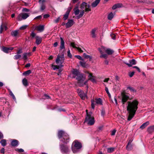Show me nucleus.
<instances>
[{
  "label": "nucleus",
  "mask_w": 154,
  "mask_h": 154,
  "mask_svg": "<svg viewBox=\"0 0 154 154\" xmlns=\"http://www.w3.org/2000/svg\"><path fill=\"white\" fill-rule=\"evenodd\" d=\"M88 111L87 109L86 110V119H87V118H89L90 117V116L91 115L92 113L91 112H88Z\"/></svg>",
  "instance_id": "nucleus-31"
},
{
  "label": "nucleus",
  "mask_w": 154,
  "mask_h": 154,
  "mask_svg": "<svg viewBox=\"0 0 154 154\" xmlns=\"http://www.w3.org/2000/svg\"><path fill=\"white\" fill-rule=\"evenodd\" d=\"M129 63L125 62H124V63L128 65L129 67H131L132 65H135L137 63V61L134 59L129 60Z\"/></svg>",
  "instance_id": "nucleus-12"
},
{
  "label": "nucleus",
  "mask_w": 154,
  "mask_h": 154,
  "mask_svg": "<svg viewBox=\"0 0 154 154\" xmlns=\"http://www.w3.org/2000/svg\"><path fill=\"white\" fill-rule=\"evenodd\" d=\"M31 73V71L30 70H29L23 72V75L25 76H27L29 75Z\"/></svg>",
  "instance_id": "nucleus-29"
},
{
  "label": "nucleus",
  "mask_w": 154,
  "mask_h": 154,
  "mask_svg": "<svg viewBox=\"0 0 154 154\" xmlns=\"http://www.w3.org/2000/svg\"><path fill=\"white\" fill-rule=\"evenodd\" d=\"M127 110L129 115L128 116V120L131 121L134 116L136 111L138 109V102L136 100H134L132 102L128 101Z\"/></svg>",
  "instance_id": "nucleus-1"
},
{
  "label": "nucleus",
  "mask_w": 154,
  "mask_h": 154,
  "mask_svg": "<svg viewBox=\"0 0 154 154\" xmlns=\"http://www.w3.org/2000/svg\"><path fill=\"white\" fill-rule=\"evenodd\" d=\"M4 26H3V23H2L1 25L0 28V33H2V31L4 29Z\"/></svg>",
  "instance_id": "nucleus-47"
},
{
  "label": "nucleus",
  "mask_w": 154,
  "mask_h": 154,
  "mask_svg": "<svg viewBox=\"0 0 154 154\" xmlns=\"http://www.w3.org/2000/svg\"><path fill=\"white\" fill-rule=\"evenodd\" d=\"M116 131L115 129H113L111 132V135L112 136L115 135L116 132Z\"/></svg>",
  "instance_id": "nucleus-59"
},
{
  "label": "nucleus",
  "mask_w": 154,
  "mask_h": 154,
  "mask_svg": "<svg viewBox=\"0 0 154 154\" xmlns=\"http://www.w3.org/2000/svg\"><path fill=\"white\" fill-rule=\"evenodd\" d=\"M96 31V29H92L91 31V34L92 35V37L93 38H94L96 37L95 32Z\"/></svg>",
  "instance_id": "nucleus-33"
},
{
  "label": "nucleus",
  "mask_w": 154,
  "mask_h": 154,
  "mask_svg": "<svg viewBox=\"0 0 154 154\" xmlns=\"http://www.w3.org/2000/svg\"><path fill=\"white\" fill-rule=\"evenodd\" d=\"M0 143L3 146H5L7 144L6 140L5 139H3L0 141Z\"/></svg>",
  "instance_id": "nucleus-27"
},
{
  "label": "nucleus",
  "mask_w": 154,
  "mask_h": 154,
  "mask_svg": "<svg viewBox=\"0 0 154 154\" xmlns=\"http://www.w3.org/2000/svg\"><path fill=\"white\" fill-rule=\"evenodd\" d=\"M64 52H62L60 55L58 54L57 56L56 60V63L57 64L60 63L62 64L64 61Z\"/></svg>",
  "instance_id": "nucleus-5"
},
{
  "label": "nucleus",
  "mask_w": 154,
  "mask_h": 154,
  "mask_svg": "<svg viewBox=\"0 0 154 154\" xmlns=\"http://www.w3.org/2000/svg\"><path fill=\"white\" fill-rule=\"evenodd\" d=\"M101 116H103L105 115V111L104 109L103 108L101 109Z\"/></svg>",
  "instance_id": "nucleus-48"
},
{
  "label": "nucleus",
  "mask_w": 154,
  "mask_h": 154,
  "mask_svg": "<svg viewBox=\"0 0 154 154\" xmlns=\"http://www.w3.org/2000/svg\"><path fill=\"white\" fill-rule=\"evenodd\" d=\"M102 48L103 49V50L105 51V52L106 53V54L108 55H111L114 52V51L112 49L110 48H106L105 47H102Z\"/></svg>",
  "instance_id": "nucleus-11"
},
{
  "label": "nucleus",
  "mask_w": 154,
  "mask_h": 154,
  "mask_svg": "<svg viewBox=\"0 0 154 154\" xmlns=\"http://www.w3.org/2000/svg\"><path fill=\"white\" fill-rule=\"evenodd\" d=\"M116 4V6L117 8H121L122 5V4L121 3H117Z\"/></svg>",
  "instance_id": "nucleus-58"
},
{
  "label": "nucleus",
  "mask_w": 154,
  "mask_h": 154,
  "mask_svg": "<svg viewBox=\"0 0 154 154\" xmlns=\"http://www.w3.org/2000/svg\"><path fill=\"white\" fill-rule=\"evenodd\" d=\"M14 49L13 47H7L3 46L2 48V50L5 53H8V52Z\"/></svg>",
  "instance_id": "nucleus-13"
},
{
  "label": "nucleus",
  "mask_w": 154,
  "mask_h": 154,
  "mask_svg": "<svg viewBox=\"0 0 154 154\" xmlns=\"http://www.w3.org/2000/svg\"><path fill=\"white\" fill-rule=\"evenodd\" d=\"M147 131L149 133L154 132V125L148 127L147 129Z\"/></svg>",
  "instance_id": "nucleus-21"
},
{
  "label": "nucleus",
  "mask_w": 154,
  "mask_h": 154,
  "mask_svg": "<svg viewBox=\"0 0 154 154\" xmlns=\"http://www.w3.org/2000/svg\"><path fill=\"white\" fill-rule=\"evenodd\" d=\"M69 14L66 12L65 14L63 15V19L64 20H65L68 19L69 17Z\"/></svg>",
  "instance_id": "nucleus-38"
},
{
  "label": "nucleus",
  "mask_w": 154,
  "mask_h": 154,
  "mask_svg": "<svg viewBox=\"0 0 154 154\" xmlns=\"http://www.w3.org/2000/svg\"><path fill=\"white\" fill-rule=\"evenodd\" d=\"M90 5L89 4H88L87 3V5H85V12H88L91 11V9L90 8Z\"/></svg>",
  "instance_id": "nucleus-24"
},
{
  "label": "nucleus",
  "mask_w": 154,
  "mask_h": 154,
  "mask_svg": "<svg viewBox=\"0 0 154 154\" xmlns=\"http://www.w3.org/2000/svg\"><path fill=\"white\" fill-rule=\"evenodd\" d=\"M88 122V124L89 125H92L94 124L95 122L94 118V117H92L91 115L89 118L86 119L85 118V122Z\"/></svg>",
  "instance_id": "nucleus-8"
},
{
  "label": "nucleus",
  "mask_w": 154,
  "mask_h": 154,
  "mask_svg": "<svg viewBox=\"0 0 154 154\" xmlns=\"http://www.w3.org/2000/svg\"><path fill=\"white\" fill-rule=\"evenodd\" d=\"M72 8V6H71L67 8V11H66V13L69 14L70 13V11H71V10Z\"/></svg>",
  "instance_id": "nucleus-49"
},
{
  "label": "nucleus",
  "mask_w": 154,
  "mask_h": 154,
  "mask_svg": "<svg viewBox=\"0 0 154 154\" xmlns=\"http://www.w3.org/2000/svg\"><path fill=\"white\" fill-rule=\"evenodd\" d=\"M135 72H129V75L130 77H132L134 75Z\"/></svg>",
  "instance_id": "nucleus-56"
},
{
  "label": "nucleus",
  "mask_w": 154,
  "mask_h": 154,
  "mask_svg": "<svg viewBox=\"0 0 154 154\" xmlns=\"http://www.w3.org/2000/svg\"><path fill=\"white\" fill-rule=\"evenodd\" d=\"M21 55L19 54H17L14 57V59L15 60H17L20 58Z\"/></svg>",
  "instance_id": "nucleus-46"
},
{
  "label": "nucleus",
  "mask_w": 154,
  "mask_h": 154,
  "mask_svg": "<svg viewBox=\"0 0 154 154\" xmlns=\"http://www.w3.org/2000/svg\"><path fill=\"white\" fill-rule=\"evenodd\" d=\"M70 45L74 48H77V47L75 46V43L74 42H71Z\"/></svg>",
  "instance_id": "nucleus-62"
},
{
  "label": "nucleus",
  "mask_w": 154,
  "mask_h": 154,
  "mask_svg": "<svg viewBox=\"0 0 154 154\" xmlns=\"http://www.w3.org/2000/svg\"><path fill=\"white\" fill-rule=\"evenodd\" d=\"M75 57H76L78 59H79L80 60H82L83 61L84 60L83 59L82 57L80 55H75Z\"/></svg>",
  "instance_id": "nucleus-53"
},
{
  "label": "nucleus",
  "mask_w": 154,
  "mask_h": 154,
  "mask_svg": "<svg viewBox=\"0 0 154 154\" xmlns=\"http://www.w3.org/2000/svg\"><path fill=\"white\" fill-rule=\"evenodd\" d=\"M126 148L128 150H131L132 149V146L131 144H130L128 145L127 144Z\"/></svg>",
  "instance_id": "nucleus-35"
},
{
  "label": "nucleus",
  "mask_w": 154,
  "mask_h": 154,
  "mask_svg": "<svg viewBox=\"0 0 154 154\" xmlns=\"http://www.w3.org/2000/svg\"><path fill=\"white\" fill-rule=\"evenodd\" d=\"M51 66L53 68V69L54 70H55L56 69H59V67L58 65H54L53 64L51 65Z\"/></svg>",
  "instance_id": "nucleus-41"
},
{
  "label": "nucleus",
  "mask_w": 154,
  "mask_h": 154,
  "mask_svg": "<svg viewBox=\"0 0 154 154\" xmlns=\"http://www.w3.org/2000/svg\"><path fill=\"white\" fill-rule=\"evenodd\" d=\"M60 48L61 50L63 49H65V47L64 46L65 42L63 38L62 37H60Z\"/></svg>",
  "instance_id": "nucleus-17"
},
{
  "label": "nucleus",
  "mask_w": 154,
  "mask_h": 154,
  "mask_svg": "<svg viewBox=\"0 0 154 154\" xmlns=\"http://www.w3.org/2000/svg\"><path fill=\"white\" fill-rule=\"evenodd\" d=\"M15 150L18 152H24V150L22 149H18L17 148L15 149Z\"/></svg>",
  "instance_id": "nucleus-50"
},
{
  "label": "nucleus",
  "mask_w": 154,
  "mask_h": 154,
  "mask_svg": "<svg viewBox=\"0 0 154 154\" xmlns=\"http://www.w3.org/2000/svg\"><path fill=\"white\" fill-rule=\"evenodd\" d=\"M74 24V21L73 20H68V21L66 23V28H69L71 27Z\"/></svg>",
  "instance_id": "nucleus-15"
},
{
  "label": "nucleus",
  "mask_w": 154,
  "mask_h": 154,
  "mask_svg": "<svg viewBox=\"0 0 154 154\" xmlns=\"http://www.w3.org/2000/svg\"><path fill=\"white\" fill-rule=\"evenodd\" d=\"M76 49L78 50L79 52H80L81 53H82L83 52V51L80 48L77 47V48H76Z\"/></svg>",
  "instance_id": "nucleus-60"
},
{
  "label": "nucleus",
  "mask_w": 154,
  "mask_h": 154,
  "mask_svg": "<svg viewBox=\"0 0 154 154\" xmlns=\"http://www.w3.org/2000/svg\"><path fill=\"white\" fill-rule=\"evenodd\" d=\"M29 16L28 14L26 13H22L19 14L17 17V19L19 21L21 20L22 19L25 20Z\"/></svg>",
  "instance_id": "nucleus-7"
},
{
  "label": "nucleus",
  "mask_w": 154,
  "mask_h": 154,
  "mask_svg": "<svg viewBox=\"0 0 154 154\" xmlns=\"http://www.w3.org/2000/svg\"><path fill=\"white\" fill-rule=\"evenodd\" d=\"M9 94L12 97V98L14 100H16V98L14 95L13 93L10 90L9 91Z\"/></svg>",
  "instance_id": "nucleus-43"
},
{
  "label": "nucleus",
  "mask_w": 154,
  "mask_h": 154,
  "mask_svg": "<svg viewBox=\"0 0 154 154\" xmlns=\"http://www.w3.org/2000/svg\"><path fill=\"white\" fill-rule=\"evenodd\" d=\"M83 82H78V83L79 84V86L80 87H83L84 85Z\"/></svg>",
  "instance_id": "nucleus-61"
},
{
  "label": "nucleus",
  "mask_w": 154,
  "mask_h": 154,
  "mask_svg": "<svg viewBox=\"0 0 154 154\" xmlns=\"http://www.w3.org/2000/svg\"><path fill=\"white\" fill-rule=\"evenodd\" d=\"M113 15L112 12H111L108 15V19L109 20H111L113 18Z\"/></svg>",
  "instance_id": "nucleus-34"
},
{
  "label": "nucleus",
  "mask_w": 154,
  "mask_h": 154,
  "mask_svg": "<svg viewBox=\"0 0 154 154\" xmlns=\"http://www.w3.org/2000/svg\"><path fill=\"white\" fill-rule=\"evenodd\" d=\"M149 122L147 121L144 123H143L140 127V128L141 129L143 130L149 124Z\"/></svg>",
  "instance_id": "nucleus-20"
},
{
  "label": "nucleus",
  "mask_w": 154,
  "mask_h": 154,
  "mask_svg": "<svg viewBox=\"0 0 154 154\" xmlns=\"http://www.w3.org/2000/svg\"><path fill=\"white\" fill-rule=\"evenodd\" d=\"M58 137L59 139L63 143L67 144L69 141V137L68 135L64 131L61 130L58 131L57 134Z\"/></svg>",
  "instance_id": "nucleus-2"
},
{
  "label": "nucleus",
  "mask_w": 154,
  "mask_h": 154,
  "mask_svg": "<svg viewBox=\"0 0 154 154\" xmlns=\"http://www.w3.org/2000/svg\"><path fill=\"white\" fill-rule=\"evenodd\" d=\"M60 148L61 152L62 153H67L69 152L68 146L63 144H60Z\"/></svg>",
  "instance_id": "nucleus-6"
},
{
  "label": "nucleus",
  "mask_w": 154,
  "mask_h": 154,
  "mask_svg": "<svg viewBox=\"0 0 154 154\" xmlns=\"http://www.w3.org/2000/svg\"><path fill=\"white\" fill-rule=\"evenodd\" d=\"M84 57L85 59H88L89 57L90 56L87 55L85 53H84L83 54Z\"/></svg>",
  "instance_id": "nucleus-57"
},
{
  "label": "nucleus",
  "mask_w": 154,
  "mask_h": 154,
  "mask_svg": "<svg viewBox=\"0 0 154 154\" xmlns=\"http://www.w3.org/2000/svg\"><path fill=\"white\" fill-rule=\"evenodd\" d=\"M45 8V6L44 4H42L41 6L40 10L43 11Z\"/></svg>",
  "instance_id": "nucleus-52"
},
{
  "label": "nucleus",
  "mask_w": 154,
  "mask_h": 154,
  "mask_svg": "<svg viewBox=\"0 0 154 154\" xmlns=\"http://www.w3.org/2000/svg\"><path fill=\"white\" fill-rule=\"evenodd\" d=\"M86 5H87V3L85 2H83L80 5V8L82 9H84Z\"/></svg>",
  "instance_id": "nucleus-36"
},
{
  "label": "nucleus",
  "mask_w": 154,
  "mask_h": 154,
  "mask_svg": "<svg viewBox=\"0 0 154 154\" xmlns=\"http://www.w3.org/2000/svg\"><path fill=\"white\" fill-rule=\"evenodd\" d=\"M127 93L125 91H123L121 93V96L122 97L121 102L123 104H124L129 99V96L127 95Z\"/></svg>",
  "instance_id": "nucleus-4"
},
{
  "label": "nucleus",
  "mask_w": 154,
  "mask_h": 154,
  "mask_svg": "<svg viewBox=\"0 0 154 154\" xmlns=\"http://www.w3.org/2000/svg\"><path fill=\"white\" fill-rule=\"evenodd\" d=\"M127 89H129L131 92H136V90L134 89L133 88L130 86H128L127 87Z\"/></svg>",
  "instance_id": "nucleus-40"
},
{
  "label": "nucleus",
  "mask_w": 154,
  "mask_h": 154,
  "mask_svg": "<svg viewBox=\"0 0 154 154\" xmlns=\"http://www.w3.org/2000/svg\"><path fill=\"white\" fill-rule=\"evenodd\" d=\"M22 83L23 85L25 87L28 86V85L27 80L26 78H24L23 79Z\"/></svg>",
  "instance_id": "nucleus-25"
},
{
  "label": "nucleus",
  "mask_w": 154,
  "mask_h": 154,
  "mask_svg": "<svg viewBox=\"0 0 154 154\" xmlns=\"http://www.w3.org/2000/svg\"><path fill=\"white\" fill-rule=\"evenodd\" d=\"M105 90L106 92V93L108 94V96L109 98H110L111 97V94H110V93L109 91L108 88L107 87H106L105 88Z\"/></svg>",
  "instance_id": "nucleus-45"
},
{
  "label": "nucleus",
  "mask_w": 154,
  "mask_h": 154,
  "mask_svg": "<svg viewBox=\"0 0 154 154\" xmlns=\"http://www.w3.org/2000/svg\"><path fill=\"white\" fill-rule=\"evenodd\" d=\"M28 26L27 25H23L20 27V29L21 30H24Z\"/></svg>",
  "instance_id": "nucleus-44"
},
{
  "label": "nucleus",
  "mask_w": 154,
  "mask_h": 154,
  "mask_svg": "<svg viewBox=\"0 0 154 154\" xmlns=\"http://www.w3.org/2000/svg\"><path fill=\"white\" fill-rule=\"evenodd\" d=\"M19 144V141L15 139H13L11 142V145L14 147L17 146Z\"/></svg>",
  "instance_id": "nucleus-16"
},
{
  "label": "nucleus",
  "mask_w": 154,
  "mask_h": 154,
  "mask_svg": "<svg viewBox=\"0 0 154 154\" xmlns=\"http://www.w3.org/2000/svg\"><path fill=\"white\" fill-rule=\"evenodd\" d=\"M116 34L115 33H111L110 34V36L111 38L113 40H115L116 39Z\"/></svg>",
  "instance_id": "nucleus-42"
},
{
  "label": "nucleus",
  "mask_w": 154,
  "mask_h": 154,
  "mask_svg": "<svg viewBox=\"0 0 154 154\" xmlns=\"http://www.w3.org/2000/svg\"><path fill=\"white\" fill-rule=\"evenodd\" d=\"M77 92L81 99L82 100H85V97H87V95L85 94L84 92L80 89L77 90Z\"/></svg>",
  "instance_id": "nucleus-10"
},
{
  "label": "nucleus",
  "mask_w": 154,
  "mask_h": 154,
  "mask_svg": "<svg viewBox=\"0 0 154 154\" xmlns=\"http://www.w3.org/2000/svg\"><path fill=\"white\" fill-rule=\"evenodd\" d=\"M94 77H92L91 78H89L88 80L91 81L92 82H95V79L94 78Z\"/></svg>",
  "instance_id": "nucleus-63"
},
{
  "label": "nucleus",
  "mask_w": 154,
  "mask_h": 154,
  "mask_svg": "<svg viewBox=\"0 0 154 154\" xmlns=\"http://www.w3.org/2000/svg\"><path fill=\"white\" fill-rule=\"evenodd\" d=\"M82 144L77 140H75L73 142L72 145V149L74 153L79 152L82 148Z\"/></svg>",
  "instance_id": "nucleus-3"
},
{
  "label": "nucleus",
  "mask_w": 154,
  "mask_h": 154,
  "mask_svg": "<svg viewBox=\"0 0 154 154\" xmlns=\"http://www.w3.org/2000/svg\"><path fill=\"white\" fill-rule=\"evenodd\" d=\"M35 35V34L33 32H32L30 34V36H31L32 38H34Z\"/></svg>",
  "instance_id": "nucleus-64"
},
{
  "label": "nucleus",
  "mask_w": 154,
  "mask_h": 154,
  "mask_svg": "<svg viewBox=\"0 0 154 154\" xmlns=\"http://www.w3.org/2000/svg\"><path fill=\"white\" fill-rule=\"evenodd\" d=\"M72 73L73 75H75V76H76L80 73L79 70L76 69H73L72 71Z\"/></svg>",
  "instance_id": "nucleus-23"
},
{
  "label": "nucleus",
  "mask_w": 154,
  "mask_h": 154,
  "mask_svg": "<svg viewBox=\"0 0 154 154\" xmlns=\"http://www.w3.org/2000/svg\"><path fill=\"white\" fill-rule=\"evenodd\" d=\"M37 29L40 32L43 31L44 29V25H39L37 27Z\"/></svg>",
  "instance_id": "nucleus-22"
},
{
  "label": "nucleus",
  "mask_w": 154,
  "mask_h": 154,
  "mask_svg": "<svg viewBox=\"0 0 154 154\" xmlns=\"http://www.w3.org/2000/svg\"><path fill=\"white\" fill-rule=\"evenodd\" d=\"M35 38L36 39L35 42L38 45H39L42 42V39L41 37H39L38 35H37L35 36Z\"/></svg>",
  "instance_id": "nucleus-19"
},
{
  "label": "nucleus",
  "mask_w": 154,
  "mask_h": 154,
  "mask_svg": "<svg viewBox=\"0 0 154 154\" xmlns=\"http://www.w3.org/2000/svg\"><path fill=\"white\" fill-rule=\"evenodd\" d=\"M98 49L101 54V55L100 56V58H103L105 59H106L107 58L108 55H107V54H104V52L101 50L100 48H98Z\"/></svg>",
  "instance_id": "nucleus-14"
},
{
  "label": "nucleus",
  "mask_w": 154,
  "mask_h": 154,
  "mask_svg": "<svg viewBox=\"0 0 154 154\" xmlns=\"http://www.w3.org/2000/svg\"><path fill=\"white\" fill-rule=\"evenodd\" d=\"M79 63L80 65L83 67H85V63L83 62L82 61H80Z\"/></svg>",
  "instance_id": "nucleus-55"
},
{
  "label": "nucleus",
  "mask_w": 154,
  "mask_h": 154,
  "mask_svg": "<svg viewBox=\"0 0 154 154\" xmlns=\"http://www.w3.org/2000/svg\"><path fill=\"white\" fill-rule=\"evenodd\" d=\"M95 103L96 104H99L100 105H102V99L100 98L96 99Z\"/></svg>",
  "instance_id": "nucleus-26"
},
{
  "label": "nucleus",
  "mask_w": 154,
  "mask_h": 154,
  "mask_svg": "<svg viewBox=\"0 0 154 154\" xmlns=\"http://www.w3.org/2000/svg\"><path fill=\"white\" fill-rule=\"evenodd\" d=\"M77 76L76 79L79 82H84L85 79V76L82 73H80Z\"/></svg>",
  "instance_id": "nucleus-9"
},
{
  "label": "nucleus",
  "mask_w": 154,
  "mask_h": 154,
  "mask_svg": "<svg viewBox=\"0 0 154 154\" xmlns=\"http://www.w3.org/2000/svg\"><path fill=\"white\" fill-rule=\"evenodd\" d=\"M78 7H76L74 9V13L75 15H78L79 12L80 11L78 9Z\"/></svg>",
  "instance_id": "nucleus-28"
},
{
  "label": "nucleus",
  "mask_w": 154,
  "mask_h": 154,
  "mask_svg": "<svg viewBox=\"0 0 154 154\" xmlns=\"http://www.w3.org/2000/svg\"><path fill=\"white\" fill-rule=\"evenodd\" d=\"M27 53H24L23 54V58L25 60H26L27 59Z\"/></svg>",
  "instance_id": "nucleus-54"
},
{
  "label": "nucleus",
  "mask_w": 154,
  "mask_h": 154,
  "mask_svg": "<svg viewBox=\"0 0 154 154\" xmlns=\"http://www.w3.org/2000/svg\"><path fill=\"white\" fill-rule=\"evenodd\" d=\"M67 56L68 57L71 58H72V55L70 53V51L69 50L67 51Z\"/></svg>",
  "instance_id": "nucleus-51"
},
{
  "label": "nucleus",
  "mask_w": 154,
  "mask_h": 154,
  "mask_svg": "<svg viewBox=\"0 0 154 154\" xmlns=\"http://www.w3.org/2000/svg\"><path fill=\"white\" fill-rule=\"evenodd\" d=\"M18 33V31L15 30L12 31L11 32V34L12 35L14 36V37L16 36Z\"/></svg>",
  "instance_id": "nucleus-32"
},
{
  "label": "nucleus",
  "mask_w": 154,
  "mask_h": 154,
  "mask_svg": "<svg viewBox=\"0 0 154 154\" xmlns=\"http://www.w3.org/2000/svg\"><path fill=\"white\" fill-rule=\"evenodd\" d=\"M85 11L84 10H83L82 11H81L79 14L77 16V18L79 19L81 18L83 16Z\"/></svg>",
  "instance_id": "nucleus-30"
},
{
  "label": "nucleus",
  "mask_w": 154,
  "mask_h": 154,
  "mask_svg": "<svg viewBox=\"0 0 154 154\" xmlns=\"http://www.w3.org/2000/svg\"><path fill=\"white\" fill-rule=\"evenodd\" d=\"M115 148L113 147H110L107 149V151L108 153H111L114 151Z\"/></svg>",
  "instance_id": "nucleus-37"
},
{
  "label": "nucleus",
  "mask_w": 154,
  "mask_h": 154,
  "mask_svg": "<svg viewBox=\"0 0 154 154\" xmlns=\"http://www.w3.org/2000/svg\"><path fill=\"white\" fill-rule=\"evenodd\" d=\"M100 0H95L91 4V6L92 8L96 7L99 3Z\"/></svg>",
  "instance_id": "nucleus-18"
},
{
  "label": "nucleus",
  "mask_w": 154,
  "mask_h": 154,
  "mask_svg": "<svg viewBox=\"0 0 154 154\" xmlns=\"http://www.w3.org/2000/svg\"><path fill=\"white\" fill-rule=\"evenodd\" d=\"M96 103H95V102L93 100H91V108L94 109V106L96 104Z\"/></svg>",
  "instance_id": "nucleus-39"
}]
</instances>
